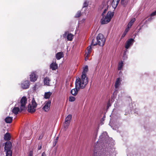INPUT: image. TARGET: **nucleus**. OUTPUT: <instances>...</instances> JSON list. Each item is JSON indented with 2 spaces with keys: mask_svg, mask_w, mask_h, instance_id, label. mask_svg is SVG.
I'll return each instance as SVG.
<instances>
[{
  "mask_svg": "<svg viewBox=\"0 0 156 156\" xmlns=\"http://www.w3.org/2000/svg\"><path fill=\"white\" fill-rule=\"evenodd\" d=\"M88 71V68L87 66H85L83 68V71L82 72L81 75V78H80V81L82 82V84L84 85V84H87L88 82V78L87 77L86 73Z\"/></svg>",
  "mask_w": 156,
  "mask_h": 156,
  "instance_id": "7ed1b4c3",
  "label": "nucleus"
},
{
  "mask_svg": "<svg viewBox=\"0 0 156 156\" xmlns=\"http://www.w3.org/2000/svg\"><path fill=\"white\" fill-rule=\"evenodd\" d=\"M37 104L35 101L34 98H32L31 102V104L30 103L28 106V109L27 111L28 112L31 113H33L36 110V108L37 107Z\"/></svg>",
  "mask_w": 156,
  "mask_h": 156,
  "instance_id": "423d86ee",
  "label": "nucleus"
},
{
  "mask_svg": "<svg viewBox=\"0 0 156 156\" xmlns=\"http://www.w3.org/2000/svg\"><path fill=\"white\" fill-rule=\"evenodd\" d=\"M51 80L48 77H45L44 80V84L47 85H50V82Z\"/></svg>",
  "mask_w": 156,
  "mask_h": 156,
  "instance_id": "f3484780",
  "label": "nucleus"
},
{
  "mask_svg": "<svg viewBox=\"0 0 156 156\" xmlns=\"http://www.w3.org/2000/svg\"><path fill=\"white\" fill-rule=\"evenodd\" d=\"M85 60H87V58H85Z\"/></svg>",
  "mask_w": 156,
  "mask_h": 156,
  "instance_id": "a18cd8bd",
  "label": "nucleus"
},
{
  "mask_svg": "<svg viewBox=\"0 0 156 156\" xmlns=\"http://www.w3.org/2000/svg\"><path fill=\"white\" fill-rule=\"evenodd\" d=\"M91 45L89 46L87 48V52L86 53V54H87V55H88L91 53Z\"/></svg>",
  "mask_w": 156,
  "mask_h": 156,
  "instance_id": "bb28decb",
  "label": "nucleus"
},
{
  "mask_svg": "<svg viewBox=\"0 0 156 156\" xmlns=\"http://www.w3.org/2000/svg\"><path fill=\"white\" fill-rule=\"evenodd\" d=\"M45 105L43 107L42 109L45 112H48L50 106L51 105V100H48V101L45 102Z\"/></svg>",
  "mask_w": 156,
  "mask_h": 156,
  "instance_id": "9d476101",
  "label": "nucleus"
},
{
  "mask_svg": "<svg viewBox=\"0 0 156 156\" xmlns=\"http://www.w3.org/2000/svg\"><path fill=\"white\" fill-rule=\"evenodd\" d=\"M12 147V143L9 141H7L5 146V151L6 152V156H12V152L11 149Z\"/></svg>",
  "mask_w": 156,
  "mask_h": 156,
  "instance_id": "39448f33",
  "label": "nucleus"
},
{
  "mask_svg": "<svg viewBox=\"0 0 156 156\" xmlns=\"http://www.w3.org/2000/svg\"><path fill=\"white\" fill-rule=\"evenodd\" d=\"M134 41V40L133 38H131L128 39L125 45V48L126 49L128 48L129 46L133 44Z\"/></svg>",
  "mask_w": 156,
  "mask_h": 156,
  "instance_id": "4468645a",
  "label": "nucleus"
},
{
  "mask_svg": "<svg viewBox=\"0 0 156 156\" xmlns=\"http://www.w3.org/2000/svg\"><path fill=\"white\" fill-rule=\"evenodd\" d=\"M11 137H4V139L5 140L9 141L10 140Z\"/></svg>",
  "mask_w": 156,
  "mask_h": 156,
  "instance_id": "c9c22d12",
  "label": "nucleus"
},
{
  "mask_svg": "<svg viewBox=\"0 0 156 156\" xmlns=\"http://www.w3.org/2000/svg\"><path fill=\"white\" fill-rule=\"evenodd\" d=\"M120 0H113L112 3V5L114 8H115L118 5Z\"/></svg>",
  "mask_w": 156,
  "mask_h": 156,
  "instance_id": "a211bd4d",
  "label": "nucleus"
},
{
  "mask_svg": "<svg viewBox=\"0 0 156 156\" xmlns=\"http://www.w3.org/2000/svg\"><path fill=\"white\" fill-rule=\"evenodd\" d=\"M57 141H57L55 140L54 143H53V145H54V146H55L56 145V144L57 142Z\"/></svg>",
  "mask_w": 156,
  "mask_h": 156,
  "instance_id": "ea45409f",
  "label": "nucleus"
},
{
  "mask_svg": "<svg viewBox=\"0 0 156 156\" xmlns=\"http://www.w3.org/2000/svg\"><path fill=\"white\" fill-rule=\"evenodd\" d=\"M97 42L94 43L95 40L93 39L92 40L91 44L94 46H95L98 44L101 46H103L104 45L105 42V39L104 35L101 34H99L96 38Z\"/></svg>",
  "mask_w": 156,
  "mask_h": 156,
  "instance_id": "f03ea898",
  "label": "nucleus"
},
{
  "mask_svg": "<svg viewBox=\"0 0 156 156\" xmlns=\"http://www.w3.org/2000/svg\"><path fill=\"white\" fill-rule=\"evenodd\" d=\"M120 83V78H118L117 79L116 82H115V86L116 88H117L119 86Z\"/></svg>",
  "mask_w": 156,
  "mask_h": 156,
  "instance_id": "aec40b11",
  "label": "nucleus"
},
{
  "mask_svg": "<svg viewBox=\"0 0 156 156\" xmlns=\"http://www.w3.org/2000/svg\"><path fill=\"white\" fill-rule=\"evenodd\" d=\"M25 133H24V134H25ZM23 134H24V133H23L22 135V134H21V135H20H20L21 136H23L25 135H24Z\"/></svg>",
  "mask_w": 156,
  "mask_h": 156,
  "instance_id": "37998d69",
  "label": "nucleus"
},
{
  "mask_svg": "<svg viewBox=\"0 0 156 156\" xmlns=\"http://www.w3.org/2000/svg\"><path fill=\"white\" fill-rule=\"evenodd\" d=\"M89 2L87 1L84 2L83 4V8L87 7L88 5Z\"/></svg>",
  "mask_w": 156,
  "mask_h": 156,
  "instance_id": "cd10ccee",
  "label": "nucleus"
},
{
  "mask_svg": "<svg viewBox=\"0 0 156 156\" xmlns=\"http://www.w3.org/2000/svg\"><path fill=\"white\" fill-rule=\"evenodd\" d=\"M156 15V11L152 12L151 14V16H155Z\"/></svg>",
  "mask_w": 156,
  "mask_h": 156,
  "instance_id": "e433bc0d",
  "label": "nucleus"
},
{
  "mask_svg": "<svg viewBox=\"0 0 156 156\" xmlns=\"http://www.w3.org/2000/svg\"><path fill=\"white\" fill-rule=\"evenodd\" d=\"M114 12L108 11L106 16L104 17L101 20V23L102 24H106L109 23L114 15Z\"/></svg>",
  "mask_w": 156,
  "mask_h": 156,
  "instance_id": "20e7f679",
  "label": "nucleus"
},
{
  "mask_svg": "<svg viewBox=\"0 0 156 156\" xmlns=\"http://www.w3.org/2000/svg\"><path fill=\"white\" fill-rule=\"evenodd\" d=\"M127 32V31H126V30L124 32L121 36V39H122V38L124 37L125 36L126 34V33Z\"/></svg>",
  "mask_w": 156,
  "mask_h": 156,
  "instance_id": "72a5a7b5",
  "label": "nucleus"
},
{
  "mask_svg": "<svg viewBox=\"0 0 156 156\" xmlns=\"http://www.w3.org/2000/svg\"><path fill=\"white\" fill-rule=\"evenodd\" d=\"M98 133V130H95L94 132V135L93 136H96Z\"/></svg>",
  "mask_w": 156,
  "mask_h": 156,
  "instance_id": "473e14b6",
  "label": "nucleus"
},
{
  "mask_svg": "<svg viewBox=\"0 0 156 156\" xmlns=\"http://www.w3.org/2000/svg\"><path fill=\"white\" fill-rule=\"evenodd\" d=\"M41 156H46V155L45 152H44L42 153Z\"/></svg>",
  "mask_w": 156,
  "mask_h": 156,
  "instance_id": "a19ab883",
  "label": "nucleus"
},
{
  "mask_svg": "<svg viewBox=\"0 0 156 156\" xmlns=\"http://www.w3.org/2000/svg\"><path fill=\"white\" fill-rule=\"evenodd\" d=\"M42 148V145L41 144L40 145H38V150H40Z\"/></svg>",
  "mask_w": 156,
  "mask_h": 156,
  "instance_id": "58836bf2",
  "label": "nucleus"
},
{
  "mask_svg": "<svg viewBox=\"0 0 156 156\" xmlns=\"http://www.w3.org/2000/svg\"><path fill=\"white\" fill-rule=\"evenodd\" d=\"M20 111V109L19 107H14L12 110V112L15 115H17Z\"/></svg>",
  "mask_w": 156,
  "mask_h": 156,
  "instance_id": "412c9836",
  "label": "nucleus"
},
{
  "mask_svg": "<svg viewBox=\"0 0 156 156\" xmlns=\"http://www.w3.org/2000/svg\"><path fill=\"white\" fill-rule=\"evenodd\" d=\"M37 77L35 72H33L30 74V81L35 82L37 80Z\"/></svg>",
  "mask_w": 156,
  "mask_h": 156,
  "instance_id": "ddd939ff",
  "label": "nucleus"
},
{
  "mask_svg": "<svg viewBox=\"0 0 156 156\" xmlns=\"http://www.w3.org/2000/svg\"><path fill=\"white\" fill-rule=\"evenodd\" d=\"M97 144L95 146L94 149V150L96 151V153L97 152L96 151H97V152H100L102 150V149H104V147H105V146L103 145V144L101 143L100 144L99 146L98 142L97 141Z\"/></svg>",
  "mask_w": 156,
  "mask_h": 156,
  "instance_id": "1a4fd4ad",
  "label": "nucleus"
},
{
  "mask_svg": "<svg viewBox=\"0 0 156 156\" xmlns=\"http://www.w3.org/2000/svg\"><path fill=\"white\" fill-rule=\"evenodd\" d=\"M81 15V13L80 11H78L77 13L76 14L75 16L76 18L79 17Z\"/></svg>",
  "mask_w": 156,
  "mask_h": 156,
  "instance_id": "c756f323",
  "label": "nucleus"
},
{
  "mask_svg": "<svg viewBox=\"0 0 156 156\" xmlns=\"http://www.w3.org/2000/svg\"><path fill=\"white\" fill-rule=\"evenodd\" d=\"M27 99L26 97L23 96L22 98L20 100V102H18V104L16 105V106L20 104V109L21 111L24 110L25 108V105L27 102Z\"/></svg>",
  "mask_w": 156,
  "mask_h": 156,
  "instance_id": "0eeeda50",
  "label": "nucleus"
},
{
  "mask_svg": "<svg viewBox=\"0 0 156 156\" xmlns=\"http://www.w3.org/2000/svg\"><path fill=\"white\" fill-rule=\"evenodd\" d=\"M72 115H69L66 118L65 122L64 124V129L65 130L68 128L69 126L70 121L71 120Z\"/></svg>",
  "mask_w": 156,
  "mask_h": 156,
  "instance_id": "6e6552de",
  "label": "nucleus"
},
{
  "mask_svg": "<svg viewBox=\"0 0 156 156\" xmlns=\"http://www.w3.org/2000/svg\"><path fill=\"white\" fill-rule=\"evenodd\" d=\"M101 136H108L107 132H104L102 133Z\"/></svg>",
  "mask_w": 156,
  "mask_h": 156,
  "instance_id": "7c9ffc66",
  "label": "nucleus"
},
{
  "mask_svg": "<svg viewBox=\"0 0 156 156\" xmlns=\"http://www.w3.org/2000/svg\"><path fill=\"white\" fill-rule=\"evenodd\" d=\"M12 120V117L10 116L6 117L5 119V122L7 123H10Z\"/></svg>",
  "mask_w": 156,
  "mask_h": 156,
  "instance_id": "6ab92c4d",
  "label": "nucleus"
},
{
  "mask_svg": "<svg viewBox=\"0 0 156 156\" xmlns=\"http://www.w3.org/2000/svg\"><path fill=\"white\" fill-rule=\"evenodd\" d=\"M129 0H121V4L124 7L126 6L127 5Z\"/></svg>",
  "mask_w": 156,
  "mask_h": 156,
  "instance_id": "b1692460",
  "label": "nucleus"
},
{
  "mask_svg": "<svg viewBox=\"0 0 156 156\" xmlns=\"http://www.w3.org/2000/svg\"><path fill=\"white\" fill-rule=\"evenodd\" d=\"M58 137H56L55 140L58 141Z\"/></svg>",
  "mask_w": 156,
  "mask_h": 156,
  "instance_id": "79ce46f5",
  "label": "nucleus"
},
{
  "mask_svg": "<svg viewBox=\"0 0 156 156\" xmlns=\"http://www.w3.org/2000/svg\"><path fill=\"white\" fill-rule=\"evenodd\" d=\"M82 83L80 81V78H76L75 83V88L72 90L71 91V93L72 95H76L80 88L83 89L85 87L87 84H84V85L82 84Z\"/></svg>",
  "mask_w": 156,
  "mask_h": 156,
  "instance_id": "f257e3e1",
  "label": "nucleus"
},
{
  "mask_svg": "<svg viewBox=\"0 0 156 156\" xmlns=\"http://www.w3.org/2000/svg\"><path fill=\"white\" fill-rule=\"evenodd\" d=\"M69 101L72 102L75 101V98L73 96H70L69 98Z\"/></svg>",
  "mask_w": 156,
  "mask_h": 156,
  "instance_id": "c85d7f7f",
  "label": "nucleus"
},
{
  "mask_svg": "<svg viewBox=\"0 0 156 156\" xmlns=\"http://www.w3.org/2000/svg\"><path fill=\"white\" fill-rule=\"evenodd\" d=\"M30 85V82L28 80H26L21 83V87L23 89H26L29 88Z\"/></svg>",
  "mask_w": 156,
  "mask_h": 156,
  "instance_id": "f8f14e48",
  "label": "nucleus"
},
{
  "mask_svg": "<svg viewBox=\"0 0 156 156\" xmlns=\"http://www.w3.org/2000/svg\"><path fill=\"white\" fill-rule=\"evenodd\" d=\"M68 33V31L65 32L63 36L64 37H66L68 41H72L74 37L73 35L71 33L69 34Z\"/></svg>",
  "mask_w": 156,
  "mask_h": 156,
  "instance_id": "9b49d317",
  "label": "nucleus"
},
{
  "mask_svg": "<svg viewBox=\"0 0 156 156\" xmlns=\"http://www.w3.org/2000/svg\"><path fill=\"white\" fill-rule=\"evenodd\" d=\"M123 66V63L122 61L119 62L118 64V70H120L122 68Z\"/></svg>",
  "mask_w": 156,
  "mask_h": 156,
  "instance_id": "4be33fe9",
  "label": "nucleus"
},
{
  "mask_svg": "<svg viewBox=\"0 0 156 156\" xmlns=\"http://www.w3.org/2000/svg\"><path fill=\"white\" fill-rule=\"evenodd\" d=\"M64 54L62 52H58L56 54V58L57 60H59L61 58L63 57Z\"/></svg>",
  "mask_w": 156,
  "mask_h": 156,
  "instance_id": "dca6fc26",
  "label": "nucleus"
},
{
  "mask_svg": "<svg viewBox=\"0 0 156 156\" xmlns=\"http://www.w3.org/2000/svg\"><path fill=\"white\" fill-rule=\"evenodd\" d=\"M41 139V138H40V137H39V140Z\"/></svg>",
  "mask_w": 156,
  "mask_h": 156,
  "instance_id": "c03bdc74",
  "label": "nucleus"
},
{
  "mask_svg": "<svg viewBox=\"0 0 156 156\" xmlns=\"http://www.w3.org/2000/svg\"><path fill=\"white\" fill-rule=\"evenodd\" d=\"M4 136H11L9 133H7L4 135Z\"/></svg>",
  "mask_w": 156,
  "mask_h": 156,
  "instance_id": "f704fd0d",
  "label": "nucleus"
},
{
  "mask_svg": "<svg viewBox=\"0 0 156 156\" xmlns=\"http://www.w3.org/2000/svg\"><path fill=\"white\" fill-rule=\"evenodd\" d=\"M29 156H33V152L32 151H30L29 153Z\"/></svg>",
  "mask_w": 156,
  "mask_h": 156,
  "instance_id": "4c0bfd02",
  "label": "nucleus"
},
{
  "mask_svg": "<svg viewBox=\"0 0 156 156\" xmlns=\"http://www.w3.org/2000/svg\"><path fill=\"white\" fill-rule=\"evenodd\" d=\"M37 89L38 87H37V84H35L33 87V90L34 91H35Z\"/></svg>",
  "mask_w": 156,
  "mask_h": 156,
  "instance_id": "2f4dec72",
  "label": "nucleus"
},
{
  "mask_svg": "<svg viewBox=\"0 0 156 156\" xmlns=\"http://www.w3.org/2000/svg\"><path fill=\"white\" fill-rule=\"evenodd\" d=\"M50 68L52 70H55L58 68V64L55 62H52L50 65Z\"/></svg>",
  "mask_w": 156,
  "mask_h": 156,
  "instance_id": "2eb2a0df",
  "label": "nucleus"
},
{
  "mask_svg": "<svg viewBox=\"0 0 156 156\" xmlns=\"http://www.w3.org/2000/svg\"><path fill=\"white\" fill-rule=\"evenodd\" d=\"M108 5H105V6H104L103 7V8H105V9H104V11L101 14V16L104 17V14L106 13V12L107 11V10L108 9Z\"/></svg>",
  "mask_w": 156,
  "mask_h": 156,
  "instance_id": "a878e982",
  "label": "nucleus"
},
{
  "mask_svg": "<svg viewBox=\"0 0 156 156\" xmlns=\"http://www.w3.org/2000/svg\"><path fill=\"white\" fill-rule=\"evenodd\" d=\"M52 94V93L50 92H48L45 93L44 98L45 99H48Z\"/></svg>",
  "mask_w": 156,
  "mask_h": 156,
  "instance_id": "5701e85b",
  "label": "nucleus"
},
{
  "mask_svg": "<svg viewBox=\"0 0 156 156\" xmlns=\"http://www.w3.org/2000/svg\"><path fill=\"white\" fill-rule=\"evenodd\" d=\"M135 20L136 19L135 18L131 19L128 24V27H131V26L133 25V23L134 22Z\"/></svg>",
  "mask_w": 156,
  "mask_h": 156,
  "instance_id": "393cba45",
  "label": "nucleus"
}]
</instances>
